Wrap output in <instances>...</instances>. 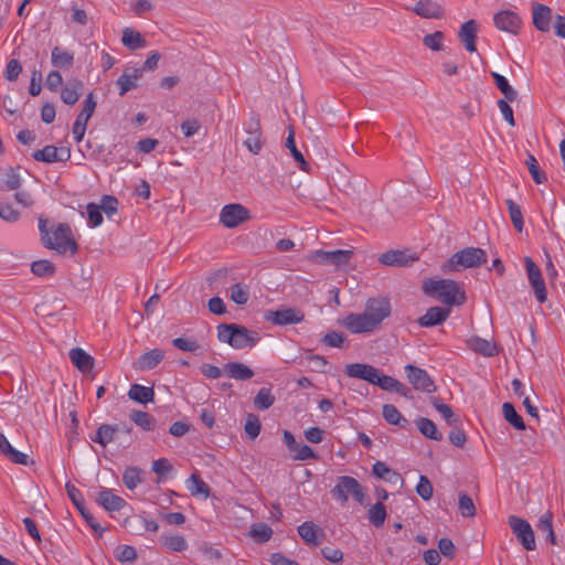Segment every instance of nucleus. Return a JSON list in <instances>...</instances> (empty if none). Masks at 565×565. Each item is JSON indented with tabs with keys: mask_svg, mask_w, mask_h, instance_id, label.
Listing matches in <instances>:
<instances>
[{
	"mask_svg": "<svg viewBox=\"0 0 565 565\" xmlns=\"http://www.w3.org/2000/svg\"><path fill=\"white\" fill-rule=\"evenodd\" d=\"M39 231L41 233L42 243L46 248L53 249L58 254L70 252L74 255L77 252L78 246L68 224L60 223L53 230H49L46 227V220L40 217Z\"/></svg>",
	"mask_w": 565,
	"mask_h": 565,
	"instance_id": "1",
	"label": "nucleus"
},
{
	"mask_svg": "<svg viewBox=\"0 0 565 565\" xmlns=\"http://www.w3.org/2000/svg\"><path fill=\"white\" fill-rule=\"evenodd\" d=\"M423 290L427 296L436 297L449 307L460 306L466 300L458 282L450 279H427L423 282Z\"/></svg>",
	"mask_w": 565,
	"mask_h": 565,
	"instance_id": "2",
	"label": "nucleus"
},
{
	"mask_svg": "<svg viewBox=\"0 0 565 565\" xmlns=\"http://www.w3.org/2000/svg\"><path fill=\"white\" fill-rule=\"evenodd\" d=\"M220 342L227 343L236 350L253 348L260 340L256 331L236 323H221L216 328Z\"/></svg>",
	"mask_w": 565,
	"mask_h": 565,
	"instance_id": "3",
	"label": "nucleus"
},
{
	"mask_svg": "<svg viewBox=\"0 0 565 565\" xmlns=\"http://www.w3.org/2000/svg\"><path fill=\"white\" fill-rule=\"evenodd\" d=\"M487 253L479 247H466L455 253L441 266L444 273L460 271L467 268L479 267L487 263Z\"/></svg>",
	"mask_w": 565,
	"mask_h": 565,
	"instance_id": "4",
	"label": "nucleus"
},
{
	"mask_svg": "<svg viewBox=\"0 0 565 565\" xmlns=\"http://www.w3.org/2000/svg\"><path fill=\"white\" fill-rule=\"evenodd\" d=\"M331 494L335 500L342 503H347L349 495H352V498L360 504H367V498L363 487L356 479L350 476L339 477L337 484L331 490Z\"/></svg>",
	"mask_w": 565,
	"mask_h": 565,
	"instance_id": "5",
	"label": "nucleus"
},
{
	"mask_svg": "<svg viewBox=\"0 0 565 565\" xmlns=\"http://www.w3.org/2000/svg\"><path fill=\"white\" fill-rule=\"evenodd\" d=\"M264 319L271 324L285 327L301 323L305 320V312L296 307H280L276 310H266Z\"/></svg>",
	"mask_w": 565,
	"mask_h": 565,
	"instance_id": "6",
	"label": "nucleus"
},
{
	"mask_svg": "<svg viewBox=\"0 0 565 565\" xmlns=\"http://www.w3.org/2000/svg\"><path fill=\"white\" fill-rule=\"evenodd\" d=\"M508 523L513 532V534L516 536V539L520 541L522 546L526 551H534L536 547L535 543V536L534 531L531 526V524L516 515H511L508 519Z\"/></svg>",
	"mask_w": 565,
	"mask_h": 565,
	"instance_id": "7",
	"label": "nucleus"
},
{
	"mask_svg": "<svg viewBox=\"0 0 565 565\" xmlns=\"http://www.w3.org/2000/svg\"><path fill=\"white\" fill-rule=\"evenodd\" d=\"M392 311L390 300L383 297L370 298L365 302L363 313L370 319L376 329L390 317Z\"/></svg>",
	"mask_w": 565,
	"mask_h": 565,
	"instance_id": "8",
	"label": "nucleus"
},
{
	"mask_svg": "<svg viewBox=\"0 0 565 565\" xmlns=\"http://www.w3.org/2000/svg\"><path fill=\"white\" fill-rule=\"evenodd\" d=\"M405 374L414 390L428 394L436 392L437 386L426 370L407 364L405 366Z\"/></svg>",
	"mask_w": 565,
	"mask_h": 565,
	"instance_id": "9",
	"label": "nucleus"
},
{
	"mask_svg": "<svg viewBox=\"0 0 565 565\" xmlns=\"http://www.w3.org/2000/svg\"><path fill=\"white\" fill-rule=\"evenodd\" d=\"M65 489L68 498L76 507V509L79 511L86 523L90 526L92 530L102 535L106 529L102 527L99 523L96 521V519L93 516V514L88 511V509L85 505V500L83 498L82 492L70 482L66 483Z\"/></svg>",
	"mask_w": 565,
	"mask_h": 565,
	"instance_id": "10",
	"label": "nucleus"
},
{
	"mask_svg": "<svg viewBox=\"0 0 565 565\" xmlns=\"http://www.w3.org/2000/svg\"><path fill=\"white\" fill-rule=\"evenodd\" d=\"M249 218V210L238 203L223 206L220 213V222L227 228H235Z\"/></svg>",
	"mask_w": 565,
	"mask_h": 565,
	"instance_id": "11",
	"label": "nucleus"
},
{
	"mask_svg": "<svg viewBox=\"0 0 565 565\" xmlns=\"http://www.w3.org/2000/svg\"><path fill=\"white\" fill-rule=\"evenodd\" d=\"M525 269L529 278V282L533 288L535 298L539 302L543 303L547 299V292L545 282L542 278L541 269L533 262V259L529 256L524 258Z\"/></svg>",
	"mask_w": 565,
	"mask_h": 565,
	"instance_id": "12",
	"label": "nucleus"
},
{
	"mask_svg": "<svg viewBox=\"0 0 565 565\" xmlns=\"http://www.w3.org/2000/svg\"><path fill=\"white\" fill-rule=\"evenodd\" d=\"M248 137L244 140L245 147L254 154H258L264 146V138L260 128V121L256 116H252L244 125Z\"/></svg>",
	"mask_w": 565,
	"mask_h": 565,
	"instance_id": "13",
	"label": "nucleus"
},
{
	"mask_svg": "<svg viewBox=\"0 0 565 565\" xmlns=\"http://www.w3.org/2000/svg\"><path fill=\"white\" fill-rule=\"evenodd\" d=\"M352 334L371 333L377 330L370 319L363 313H349L341 322Z\"/></svg>",
	"mask_w": 565,
	"mask_h": 565,
	"instance_id": "14",
	"label": "nucleus"
},
{
	"mask_svg": "<svg viewBox=\"0 0 565 565\" xmlns=\"http://www.w3.org/2000/svg\"><path fill=\"white\" fill-rule=\"evenodd\" d=\"M35 161L53 163L66 162L71 158V150L68 148H56L55 146H45L42 149L35 150L32 153Z\"/></svg>",
	"mask_w": 565,
	"mask_h": 565,
	"instance_id": "15",
	"label": "nucleus"
},
{
	"mask_svg": "<svg viewBox=\"0 0 565 565\" xmlns=\"http://www.w3.org/2000/svg\"><path fill=\"white\" fill-rule=\"evenodd\" d=\"M494 25L503 32L518 34L520 32L522 20L518 13L511 10H502L493 17Z\"/></svg>",
	"mask_w": 565,
	"mask_h": 565,
	"instance_id": "16",
	"label": "nucleus"
},
{
	"mask_svg": "<svg viewBox=\"0 0 565 565\" xmlns=\"http://www.w3.org/2000/svg\"><path fill=\"white\" fill-rule=\"evenodd\" d=\"M353 252L350 249L316 250L312 255L315 262L342 266L350 262Z\"/></svg>",
	"mask_w": 565,
	"mask_h": 565,
	"instance_id": "17",
	"label": "nucleus"
},
{
	"mask_svg": "<svg viewBox=\"0 0 565 565\" xmlns=\"http://www.w3.org/2000/svg\"><path fill=\"white\" fill-rule=\"evenodd\" d=\"M451 312L450 308L445 307H430L426 313L418 318L417 322L420 327L429 328L435 327L447 320Z\"/></svg>",
	"mask_w": 565,
	"mask_h": 565,
	"instance_id": "18",
	"label": "nucleus"
},
{
	"mask_svg": "<svg viewBox=\"0 0 565 565\" xmlns=\"http://www.w3.org/2000/svg\"><path fill=\"white\" fill-rule=\"evenodd\" d=\"M478 33V23L476 20L471 19L466 21L459 30L458 38L461 43L465 45V49L473 53L477 51L476 40Z\"/></svg>",
	"mask_w": 565,
	"mask_h": 565,
	"instance_id": "19",
	"label": "nucleus"
},
{
	"mask_svg": "<svg viewBox=\"0 0 565 565\" xmlns=\"http://www.w3.org/2000/svg\"><path fill=\"white\" fill-rule=\"evenodd\" d=\"M379 370L370 364L352 363L345 366L344 373L349 377L360 379L373 384Z\"/></svg>",
	"mask_w": 565,
	"mask_h": 565,
	"instance_id": "20",
	"label": "nucleus"
},
{
	"mask_svg": "<svg viewBox=\"0 0 565 565\" xmlns=\"http://www.w3.org/2000/svg\"><path fill=\"white\" fill-rule=\"evenodd\" d=\"M412 11L425 19H440L444 17L443 7L435 0H419Z\"/></svg>",
	"mask_w": 565,
	"mask_h": 565,
	"instance_id": "21",
	"label": "nucleus"
},
{
	"mask_svg": "<svg viewBox=\"0 0 565 565\" xmlns=\"http://www.w3.org/2000/svg\"><path fill=\"white\" fill-rule=\"evenodd\" d=\"M415 257L402 250H388L379 257V262L385 266L405 267L415 262Z\"/></svg>",
	"mask_w": 565,
	"mask_h": 565,
	"instance_id": "22",
	"label": "nucleus"
},
{
	"mask_svg": "<svg viewBox=\"0 0 565 565\" xmlns=\"http://www.w3.org/2000/svg\"><path fill=\"white\" fill-rule=\"evenodd\" d=\"M96 502L108 512L120 511L125 505L126 501L111 492V490L102 488L96 497Z\"/></svg>",
	"mask_w": 565,
	"mask_h": 565,
	"instance_id": "23",
	"label": "nucleus"
},
{
	"mask_svg": "<svg viewBox=\"0 0 565 565\" xmlns=\"http://www.w3.org/2000/svg\"><path fill=\"white\" fill-rule=\"evenodd\" d=\"M552 11L547 6L533 4V24L541 32H548L551 29Z\"/></svg>",
	"mask_w": 565,
	"mask_h": 565,
	"instance_id": "24",
	"label": "nucleus"
},
{
	"mask_svg": "<svg viewBox=\"0 0 565 565\" xmlns=\"http://www.w3.org/2000/svg\"><path fill=\"white\" fill-rule=\"evenodd\" d=\"M164 358V352L160 349L150 350L141 354L134 367L140 371H149L154 369Z\"/></svg>",
	"mask_w": 565,
	"mask_h": 565,
	"instance_id": "25",
	"label": "nucleus"
},
{
	"mask_svg": "<svg viewBox=\"0 0 565 565\" xmlns=\"http://www.w3.org/2000/svg\"><path fill=\"white\" fill-rule=\"evenodd\" d=\"M142 76L141 68H132L125 71L117 79L116 84L119 87V95L124 96L130 89L137 87V81Z\"/></svg>",
	"mask_w": 565,
	"mask_h": 565,
	"instance_id": "26",
	"label": "nucleus"
},
{
	"mask_svg": "<svg viewBox=\"0 0 565 565\" xmlns=\"http://www.w3.org/2000/svg\"><path fill=\"white\" fill-rule=\"evenodd\" d=\"M84 84L79 79H70L67 84L61 89V99L66 105H74L77 103L82 95Z\"/></svg>",
	"mask_w": 565,
	"mask_h": 565,
	"instance_id": "27",
	"label": "nucleus"
},
{
	"mask_svg": "<svg viewBox=\"0 0 565 565\" xmlns=\"http://www.w3.org/2000/svg\"><path fill=\"white\" fill-rule=\"evenodd\" d=\"M467 345L470 350L480 353L483 356H493L499 352L494 343L478 335L468 339Z\"/></svg>",
	"mask_w": 565,
	"mask_h": 565,
	"instance_id": "28",
	"label": "nucleus"
},
{
	"mask_svg": "<svg viewBox=\"0 0 565 565\" xmlns=\"http://www.w3.org/2000/svg\"><path fill=\"white\" fill-rule=\"evenodd\" d=\"M72 363L81 371L87 372L94 367V359L81 348H73L68 353Z\"/></svg>",
	"mask_w": 565,
	"mask_h": 565,
	"instance_id": "29",
	"label": "nucleus"
},
{
	"mask_svg": "<svg viewBox=\"0 0 565 565\" xmlns=\"http://www.w3.org/2000/svg\"><path fill=\"white\" fill-rule=\"evenodd\" d=\"M225 374L237 381H246L254 376V371L239 362H228L224 365Z\"/></svg>",
	"mask_w": 565,
	"mask_h": 565,
	"instance_id": "30",
	"label": "nucleus"
},
{
	"mask_svg": "<svg viewBox=\"0 0 565 565\" xmlns=\"http://www.w3.org/2000/svg\"><path fill=\"white\" fill-rule=\"evenodd\" d=\"M122 44L131 51L143 49L147 46V41L142 34L134 29L126 28L122 30Z\"/></svg>",
	"mask_w": 565,
	"mask_h": 565,
	"instance_id": "31",
	"label": "nucleus"
},
{
	"mask_svg": "<svg viewBox=\"0 0 565 565\" xmlns=\"http://www.w3.org/2000/svg\"><path fill=\"white\" fill-rule=\"evenodd\" d=\"M118 429V425L103 424L97 428L95 435L92 436L90 439L92 441L99 444L102 447H106L115 439V435Z\"/></svg>",
	"mask_w": 565,
	"mask_h": 565,
	"instance_id": "32",
	"label": "nucleus"
},
{
	"mask_svg": "<svg viewBox=\"0 0 565 565\" xmlns=\"http://www.w3.org/2000/svg\"><path fill=\"white\" fill-rule=\"evenodd\" d=\"M299 536L310 546H318V532L321 531L313 522L306 521L297 529Z\"/></svg>",
	"mask_w": 565,
	"mask_h": 565,
	"instance_id": "33",
	"label": "nucleus"
},
{
	"mask_svg": "<svg viewBox=\"0 0 565 565\" xmlns=\"http://www.w3.org/2000/svg\"><path fill=\"white\" fill-rule=\"evenodd\" d=\"M186 489L193 497H203L204 499L210 497L211 489L206 482H204L198 473H192L186 480Z\"/></svg>",
	"mask_w": 565,
	"mask_h": 565,
	"instance_id": "34",
	"label": "nucleus"
},
{
	"mask_svg": "<svg viewBox=\"0 0 565 565\" xmlns=\"http://www.w3.org/2000/svg\"><path fill=\"white\" fill-rule=\"evenodd\" d=\"M51 63L56 68H71L74 64V54L55 46L51 53Z\"/></svg>",
	"mask_w": 565,
	"mask_h": 565,
	"instance_id": "35",
	"label": "nucleus"
},
{
	"mask_svg": "<svg viewBox=\"0 0 565 565\" xmlns=\"http://www.w3.org/2000/svg\"><path fill=\"white\" fill-rule=\"evenodd\" d=\"M130 399L140 404H147L154 398V391L152 387L143 386L140 384H132L128 392Z\"/></svg>",
	"mask_w": 565,
	"mask_h": 565,
	"instance_id": "36",
	"label": "nucleus"
},
{
	"mask_svg": "<svg viewBox=\"0 0 565 565\" xmlns=\"http://www.w3.org/2000/svg\"><path fill=\"white\" fill-rule=\"evenodd\" d=\"M382 415L384 419L391 425H395L401 428H407L409 425V422L392 404L383 405Z\"/></svg>",
	"mask_w": 565,
	"mask_h": 565,
	"instance_id": "37",
	"label": "nucleus"
},
{
	"mask_svg": "<svg viewBox=\"0 0 565 565\" xmlns=\"http://www.w3.org/2000/svg\"><path fill=\"white\" fill-rule=\"evenodd\" d=\"M415 423L420 434H423L426 438L436 441H440L443 439V434L438 431L435 423L429 418L419 417Z\"/></svg>",
	"mask_w": 565,
	"mask_h": 565,
	"instance_id": "38",
	"label": "nucleus"
},
{
	"mask_svg": "<svg viewBox=\"0 0 565 565\" xmlns=\"http://www.w3.org/2000/svg\"><path fill=\"white\" fill-rule=\"evenodd\" d=\"M491 76L493 77L498 89L503 94V99L514 102L518 98V92L510 85L509 81L503 75L492 72Z\"/></svg>",
	"mask_w": 565,
	"mask_h": 565,
	"instance_id": "39",
	"label": "nucleus"
},
{
	"mask_svg": "<svg viewBox=\"0 0 565 565\" xmlns=\"http://www.w3.org/2000/svg\"><path fill=\"white\" fill-rule=\"evenodd\" d=\"M372 473L386 482L395 483L399 479V475L391 469L385 462L376 461L372 466Z\"/></svg>",
	"mask_w": 565,
	"mask_h": 565,
	"instance_id": "40",
	"label": "nucleus"
},
{
	"mask_svg": "<svg viewBox=\"0 0 565 565\" xmlns=\"http://www.w3.org/2000/svg\"><path fill=\"white\" fill-rule=\"evenodd\" d=\"M130 419L146 431L153 430L157 426L156 418L149 413L142 411H134L130 414Z\"/></svg>",
	"mask_w": 565,
	"mask_h": 565,
	"instance_id": "41",
	"label": "nucleus"
},
{
	"mask_svg": "<svg viewBox=\"0 0 565 565\" xmlns=\"http://www.w3.org/2000/svg\"><path fill=\"white\" fill-rule=\"evenodd\" d=\"M430 403L434 406V408L438 413H440V415L444 417V419L446 420V423L449 426H455L459 423V417L454 414V412L449 405L443 403L437 397H431Z\"/></svg>",
	"mask_w": 565,
	"mask_h": 565,
	"instance_id": "42",
	"label": "nucleus"
},
{
	"mask_svg": "<svg viewBox=\"0 0 565 565\" xmlns=\"http://www.w3.org/2000/svg\"><path fill=\"white\" fill-rule=\"evenodd\" d=\"M286 148H288L290 150L294 159L296 160V162H298L299 168L302 171H309L310 164L305 160L303 154L296 147L295 132H294L292 129H289V134H288V137H287V140H286Z\"/></svg>",
	"mask_w": 565,
	"mask_h": 565,
	"instance_id": "43",
	"label": "nucleus"
},
{
	"mask_svg": "<svg viewBox=\"0 0 565 565\" xmlns=\"http://www.w3.org/2000/svg\"><path fill=\"white\" fill-rule=\"evenodd\" d=\"M502 412L504 419L511 424L518 430H524L525 424L523 418L516 413L514 406L511 403H504L502 405Z\"/></svg>",
	"mask_w": 565,
	"mask_h": 565,
	"instance_id": "44",
	"label": "nucleus"
},
{
	"mask_svg": "<svg viewBox=\"0 0 565 565\" xmlns=\"http://www.w3.org/2000/svg\"><path fill=\"white\" fill-rule=\"evenodd\" d=\"M367 519L375 527L383 526L386 520V509L382 502L373 504L367 512Z\"/></svg>",
	"mask_w": 565,
	"mask_h": 565,
	"instance_id": "45",
	"label": "nucleus"
},
{
	"mask_svg": "<svg viewBox=\"0 0 565 565\" xmlns=\"http://www.w3.org/2000/svg\"><path fill=\"white\" fill-rule=\"evenodd\" d=\"M275 403L270 388L262 387L254 398V406L258 411H266Z\"/></svg>",
	"mask_w": 565,
	"mask_h": 565,
	"instance_id": "46",
	"label": "nucleus"
},
{
	"mask_svg": "<svg viewBox=\"0 0 565 565\" xmlns=\"http://www.w3.org/2000/svg\"><path fill=\"white\" fill-rule=\"evenodd\" d=\"M458 510L463 518H473L476 515L473 500L466 492H459L458 494Z\"/></svg>",
	"mask_w": 565,
	"mask_h": 565,
	"instance_id": "47",
	"label": "nucleus"
},
{
	"mask_svg": "<svg viewBox=\"0 0 565 565\" xmlns=\"http://www.w3.org/2000/svg\"><path fill=\"white\" fill-rule=\"evenodd\" d=\"M249 534L256 542L266 543L271 539L273 530L265 523H258L252 525Z\"/></svg>",
	"mask_w": 565,
	"mask_h": 565,
	"instance_id": "48",
	"label": "nucleus"
},
{
	"mask_svg": "<svg viewBox=\"0 0 565 565\" xmlns=\"http://www.w3.org/2000/svg\"><path fill=\"white\" fill-rule=\"evenodd\" d=\"M505 204L508 206L510 218H511V222H512L514 228L519 233H521L523 230L524 223H523V215H522L520 206L511 199L505 200Z\"/></svg>",
	"mask_w": 565,
	"mask_h": 565,
	"instance_id": "49",
	"label": "nucleus"
},
{
	"mask_svg": "<svg viewBox=\"0 0 565 565\" xmlns=\"http://www.w3.org/2000/svg\"><path fill=\"white\" fill-rule=\"evenodd\" d=\"M141 470L137 467H129L122 475L124 484L134 490L139 483H141Z\"/></svg>",
	"mask_w": 565,
	"mask_h": 565,
	"instance_id": "50",
	"label": "nucleus"
},
{
	"mask_svg": "<svg viewBox=\"0 0 565 565\" xmlns=\"http://www.w3.org/2000/svg\"><path fill=\"white\" fill-rule=\"evenodd\" d=\"M21 185V178L18 173V169L9 168L6 171L4 179H3V185L1 189L7 191L18 190Z\"/></svg>",
	"mask_w": 565,
	"mask_h": 565,
	"instance_id": "51",
	"label": "nucleus"
},
{
	"mask_svg": "<svg viewBox=\"0 0 565 565\" xmlns=\"http://www.w3.org/2000/svg\"><path fill=\"white\" fill-rule=\"evenodd\" d=\"M525 164L527 166V169H529L535 183L541 184L546 181V175L544 172H542L540 170L537 160L535 159V157L533 154H531V153L527 154Z\"/></svg>",
	"mask_w": 565,
	"mask_h": 565,
	"instance_id": "52",
	"label": "nucleus"
},
{
	"mask_svg": "<svg viewBox=\"0 0 565 565\" xmlns=\"http://www.w3.org/2000/svg\"><path fill=\"white\" fill-rule=\"evenodd\" d=\"M445 35L441 31L426 34L423 38V44L431 51H441Z\"/></svg>",
	"mask_w": 565,
	"mask_h": 565,
	"instance_id": "53",
	"label": "nucleus"
},
{
	"mask_svg": "<svg viewBox=\"0 0 565 565\" xmlns=\"http://www.w3.org/2000/svg\"><path fill=\"white\" fill-rule=\"evenodd\" d=\"M54 265L46 259L35 260L31 264L32 273L39 277L51 276L54 274Z\"/></svg>",
	"mask_w": 565,
	"mask_h": 565,
	"instance_id": "54",
	"label": "nucleus"
},
{
	"mask_svg": "<svg viewBox=\"0 0 565 565\" xmlns=\"http://www.w3.org/2000/svg\"><path fill=\"white\" fill-rule=\"evenodd\" d=\"M115 556L120 563H132L137 559V551L131 545H120L116 548Z\"/></svg>",
	"mask_w": 565,
	"mask_h": 565,
	"instance_id": "55",
	"label": "nucleus"
},
{
	"mask_svg": "<svg viewBox=\"0 0 565 565\" xmlns=\"http://www.w3.org/2000/svg\"><path fill=\"white\" fill-rule=\"evenodd\" d=\"M398 383V380L388 375L381 374L380 371L377 372V375L373 381V385H377L380 388L386 392L396 391Z\"/></svg>",
	"mask_w": 565,
	"mask_h": 565,
	"instance_id": "56",
	"label": "nucleus"
},
{
	"mask_svg": "<svg viewBox=\"0 0 565 565\" xmlns=\"http://www.w3.org/2000/svg\"><path fill=\"white\" fill-rule=\"evenodd\" d=\"M163 545L173 552H182L188 548V542L182 535H170L163 539Z\"/></svg>",
	"mask_w": 565,
	"mask_h": 565,
	"instance_id": "57",
	"label": "nucleus"
},
{
	"mask_svg": "<svg viewBox=\"0 0 565 565\" xmlns=\"http://www.w3.org/2000/svg\"><path fill=\"white\" fill-rule=\"evenodd\" d=\"M231 299L232 301L239 306L247 303L249 299L247 288L241 284L233 285L231 288Z\"/></svg>",
	"mask_w": 565,
	"mask_h": 565,
	"instance_id": "58",
	"label": "nucleus"
},
{
	"mask_svg": "<svg viewBox=\"0 0 565 565\" xmlns=\"http://www.w3.org/2000/svg\"><path fill=\"white\" fill-rule=\"evenodd\" d=\"M416 493L425 501L431 499L434 489L431 482L426 476H420L416 486Z\"/></svg>",
	"mask_w": 565,
	"mask_h": 565,
	"instance_id": "59",
	"label": "nucleus"
},
{
	"mask_svg": "<svg viewBox=\"0 0 565 565\" xmlns=\"http://www.w3.org/2000/svg\"><path fill=\"white\" fill-rule=\"evenodd\" d=\"M260 422L257 415L248 414L245 424V433L250 439H255L260 433Z\"/></svg>",
	"mask_w": 565,
	"mask_h": 565,
	"instance_id": "60",
	"label": "nucleus"
},
{
	"mask_svg": "<svg viewBox=\"0 0 565 565\" xmlns=\"http://www.w3.org/2000/svg\"><path fill=\"white\" fill-rule=\"evenodd\" d=\"M86 211L88 216V224L92 227H97L103 223L104 218L100 212L102 210L97 204L88 203L86 205Z\"/></svg>",
	"mask_w": 565,
	"mask_h": 565,
	"instance_id": "61",
	"label": "nucleus"
},
{
	"mask_svg": "<svg viewBox=\"0 0 565 565\" xmlns=\"http://www.w3.org/2000/svg\"><path fill=\"white\" fill-rule=\"evenodd\" d=\"M8 459H10V461H12L13 463H19V465H24V466H28L29 463H33V461H29V456L17 450L15 448H13L11 446V444L9 445V449H6L4 450V454H3Z\"/></svg>",
	"mask_w": 565,
	"mask_h": 565,
	"instance_id": "62",
	"label": "nucleus"
},
{
	"mask_svg": "<svg viewBox=\"0 0 565 565\" xmlns=\"http://www.w3.org/2000/svg\"><path fill=\"white\" fill-rule=\"evenodd\" d=\"M294 460L306 461L310 459H318L317 452L308 445H299L294 455Z\"/></svg>",
	"mask_w": 565,
	"mask_h": 565,
	"instance_id": "63",
	"label": "nucleus"
},
{
	"mask_svg": "<svg viewBox=\"0 0 565 565\" xmlns=\"http://www.w3.org/2000/svg\"><path fill=\"white\" fill-rule=\"evenodd\" d=\"M345 340V337L341 332L332 331L322 338V343L330 347V348H341L343 342Z\"/></svg>",
	"mask_w": 565,
	"mask_h": 565,
	"instance_id": "64",
	"label": "nucleus"
}]
</instances>
